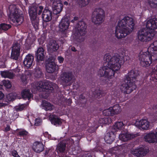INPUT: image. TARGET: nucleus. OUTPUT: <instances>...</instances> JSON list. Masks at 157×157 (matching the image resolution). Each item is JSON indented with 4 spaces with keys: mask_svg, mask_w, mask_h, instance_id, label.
Listing matches in <instances>:
<instances>
[{
    "mask_svg": "<svg viewBox=\"0 0 157 157\" xmlns=\"http://www.w3.org/2000/svg\"><path fill=\"white\" fill-rule=\"evenodd\" d=\"M121 57L117 53H116L112 56L110 54L107 53L104 56V60L107 63L108 66L101 67L98 74L100 76H104L108 79L107 82L108 85L111 86L113 83L112 80L113 77L114 72L120 69L123 62Z\"/></svg>",
    "mask_w": 157,
    "mask_h": 157,
    "instance_id": "f257e3e1",
    "label": "nucleus"
},
{
    "mask_svg": "<svg viewBox=\"0 0 157 157\" xmlns=\"http://www.w3.org/2000/svg\"><path fill=\"white\" fill-rule=\"evenodd\" d=\"M135 24L133 19L125 16L118 21L116 27L115 35L118 39L124 38L133 30Z\"/></svg>",
    "mask_w": 157,
    "mask_h": 157,
    "instance_id": "f03ea898",
    "label": "nucleus"
},
{
    "mask_svg": "<svg viewBox=\"0 0 157 157\" xmlns=\"http://www.w3.org/2000/svg\"><path fill=\"white\" fill-rule=\"evenodd\" d=\"M146 27L138 32V39L143 42L149 41L153 37L155 33L152 30L157 29V19L154 18L148 20L146 23Z\"/></svg>",
    "mask_w": 157,
    "mask_h": 157,
    "instance_id": "7ed1b4c3",
    "label": "nucleus"
},
{
    "mask_svg": "<svg viewBox=\"0 0 157 157\" xmlns=\"http://www.w3.org/2000/svg\"><path fill=\"white\" fill-rule=\"evenodd\" d=\"M148 51L151 55L145 54L140 56L139 60L141 65L143 67H148L151 63L152 60H157V41H154L149 47Z\"/></svg>",
    "mask_w": 157,
    "mask_h": 157,
    "instance_id": "20e7f679",
    "label": "nucleus"
},
{
    "mask_svg": "<svg viewBox=\"0 0 157 157\" xmlns=\"http://www.w3.org/2000/svg\"><path fill=\"white\" fill-rule=\"evenodd\" d=\"M139 75V71L136 70H131L128 72L121 86V91L125 94H129L135 90L136 86L131 80L136 79Z\"/></svg>",
    "mask_w": 157,
    "mask_h": 157,
    "instance_id": "39448f33",
    "label": "nucleus"
},
{
    "mask_svg": "<svg viewBox=\"0 0 157 157\" xmlns=\"http://www.w3.org/2000/svg\"><path fill=\"white\" fill-rule=\"evenodd\" d=\"M87 25L83 21H81L77 23L73 35L75 40L79 42L84 40L87 33Z\"/></svg>",
    "mask_w": 157,
    "mask_h": 157,
    "instance_id": "423d86ee",
    "label": "nucleus"
},
{
    "mask_svg": "<svg viewBox=\"0 0 157 157\" xmlns=\"http://www.w3.org/2000/svg\"><path fill=\"white\" fill-rule=\"evenodd\" d=\"M44 8L42 6L38 7L36 6H33L30 7L29 10V15L31 18L32 24L33 26L36 28L39 25V19L36 16L37 11L38 14L40 15L42 13Z\"/></svg>",
    "mask_w": 157,
    "mask_h": 157,
    "instance_id": "0eeeda50",
    "label": "nucleus"
},
{
    "mask_svg": "<svg viewBox=\"0 0 157 157\" xmlns=\"http://www.w3.org/2000/svg\"><path fill=\"white\" fill-rule=\"evenodd\" d=\"M50 86L49 82L48 81L35 82L32 84V91L33 92H35L37 90L41 91L45 90H53L54 89L52 87H50Z\"/></svg>",
    "mask_w": 157,
    "mask_h": 157,
    "instance_id": "6e6552de",
    "label": "nucleus"
},
{
    "mask_svg": "<svg viewBox=\"0 0 157 157\" xmlns=\"http://www.w3.org/2000/svg\"><path fill=\"white\" fill-rule=\"evenodd\" d=\"M11 13L10 17L14 23H17V25L21 24L23 21L24 18L22 16L18 14V10L15 5H11L9 7Z\"/></svg>",
    "mask_w": 157,
    "mask_h": 157,
    "instance_id": "1a4fd4ad",
    "label": "nucleus"
},
{
    "mask_svg": "<svg viewBox=\"0 0 157 157\" xmlns=\"http://www.w3.org/2000/svg\"><path fill=\"white\" fill-rule=\"evenodd\" d=\"M94 14V16L92 21L95 24L98 25L103 22L105 19V13L102 9L100 8L95 9Z\"/></svg>",
    "mask_w": 157,
    "mask_h": 157,
    "instance_id": "9d476101",
    "label": "nucleus"
},
{
    "mask_svg": "<svg viewBox=\"0 0 157 157\" xmlns=\"http://www.w3.org/2000/svg\"><path fill=\"white\" fill-rule=\"evenodd\" d=\"M60 78L62 83L65 85H69L74 78V75L70 72H64L61 75Z\"/></svg>",
    "mask_w": 157,
    "mask_h": 157,
    "instance_id": "9b49d317",
    "label": "nucleus"
},
{
    "mask_svg": "<svg viewBox=\"0 0 157 157\" xmlns=\"http://www.w3.org/2000/svg\"><path fill=\"white\" fill-rule=\"evenodd\" d=\"M20 44L17 42L14 43L12 47L11 58L15 60H17L20 55Z\"/></svg>",
    "mask_w": 157,
    "mask_h": 157,
    "instance_id": "f8f14e48",
    "label": "nucleus"
},
{
    "mask_svg": "<svg viewBox=\"0 0 157 157\" xmlns=\"http://www.w3.org/2000/svg\"><path fill=\"white\" fill-rule=\"evenodd\" d=\"M63 4L60 0H54L52 2V8L54 14H57L62 10Z\"/></svg>",
    "mask_w": 157,
    "mask_h": 157,
    "instance_id": "ddd939ff",
    "label": "nucleus"
},
{
    "mask_svg": "<svg viewBox=\"0 0 157 157\" xmlns=\"http://www.w3.org/2000/svg\"><path fill=\"white\" fill-rule=\"evenodd\" d=\"M69 18L64 17L61 19L59 25L60 31L63 32L67 29L69 25Z\"/></svg>",
    "mask_w": 157,
    "mask_h": 157,
    "instance_id": "4468645a",
    "label": "nucleus"
},
{
    "mask_svg": "<svg viewBox=\"0 0 157 157\" xmlns=\"http://www.w3.org/2000/svg\"><path fill=\"white\" fill-rule=\"evenodd\" d=\"M144 138L146 141L149 143H157V131L155 133L151 132L145 135Z\"/></svg>",
    "mask_w": 157,
    "mask_h": 157,
    "instance_id": "2eb2a0df",
    "label": "nucleus"
},
{
    "mask_svg": "<svg viewBox=\"0 0 157 157\" xmlns=\"http://www.w3.org/2000/svg\"><path fill=\"white\" fill-rule=\"evenodd\" d=\"M45 54L46 53L43 48H38L36 53L37 62H39L40 61H44Z\"/></svg>",
    "mask_w": 157,
    "mask_h": 157,
    "instance_id": "dca6fc26",
    "label": "nucleus"
},
{
    "mask_svg": "<svg viewBox=\"0 0 157 157\" xmlns=\"http://www.w3.org/2000/svg\"><path fill=\"white\" fill-rule=\"evenodd\" d=\"M148 152V150L147 149L143 148L133 149L131 151V153L132 154L137 157L144 156Z\"/></svg>",
    "mask_w": 157,
    "mask_h": 157,
    "instance_id": "f3484780",
    "label": "nucleus"
},
{
    "mask_svg": "<svg viewBox=\"0 0 157 157\" xmlns=\"http://www.w3.org/2000/svg\"><path fill=\"white\" fill-rule=\"evenodd\" d=\"M135 124L137 127H140L144 130H148L150 125L149 122L145 119L136 121L135 123Z\"/></svg>",
    "mask_w": 157,
    "mask_h": 157,
    "instance_id": "a211bd4d",
    "label": "nucleus"
},
{
    "mask_svg": "<svg viewBox=\"0 0 157 157\" xmlns=\"http://www.w3.org/2000/svg\"><path fill=\"white\" fill-rule=\"evenodd\" d=\"M59 46L56 41L54 40H51L48 45V52L52 53L56 51Z\"/></svg>",
    "mask_w": 157,
    "mask_h": 157,
    "instance_id": "6ab92c4d",
    "label": "nucleus"
},
{
    "mask_svg": "<svg viewBox=\"0 0 157 157\" xmlns=\"http://www.w3.org/2000/svg\"><path fill=\"white\" fill-rule=\"evenodd\" d=\"M52 16V11L48 9L45 8L42 14L43 20L46 22H48L51 20Z\"/></svg>",
    "mask_w": 157,
    "mask_h": 157,
    "instance_id": "aec40b11",
    "label": "nucleus"
},
{
    "mask_svg": "<svg viewBox=\"0 0 157 157\" xmlns=\"http://www.w3.org/2000/svg\"><path fill=\"white\" fill-rule=\"evenodd\" d=\"M33 61V56L30 54H28L25 56L23 61V64L27 68H29L32 65Z\"/></svg>",
    "mask_w": 157,
    "mask_h": 157,
    "instance_id": "412c9836",
    "label": "nucleus"
},
{
    "mask_svg": "<svg viewBox=\"0 0 157 157\" xmlns=\"http://www.w3.org/2000/svg\"><path fill=\"white\" fill-rule=\"evenodd\" d=\"M32 148L34 151L39 153L44 150V146L42 142L36 141L33 143Z\"/></svg>",
    "mask_w": 157,
    "mask_h": 157,
    "instance_id": "4be33fe9",
    "label": "nucleus"
},
{
    "mask_svg": "<svg viewBox=\"0 0 157 157\" xmlns=\"http://www.w3.org/2000/svg\"><path fill=\"white\" fill-rule=\"evenodd\" d=\"M49 119L52 124L56 126L60 125L62 123L61 120L60 118L54 115H50L49 116Z\"/></svg>",
    "mask_w": 157,
    "mask_h": 157,
    "instance_id": "5701e85b",
    "label": "nucleus"
},
{
    "mask_svg": "<svg viewBox=\"0 0 157 157\" xmlns=\"http://www.w3.org/2000/svg\"><path fill=\"white\" fill-rule=\"evenodd\" d=\"M41 105L42 109L46 111H51L55 109L53 105L46 101H43Z\"/></svg>",
    "mask_w": 157,
    "mask_h": 157,
    "instance_id": "b1692460",
    "label": "nucleus"
},
{
    "mask_svg": "<svg viewBox=\"0 0 157 157\" xmlns=\"http://www.w3.org/2000/svg\"><path fill=\"white\" fill-rule=\"evenodd\" d=\"M134 137V135L128 133H122L120 134L119 136V139L124 142L127 141Z\"/></svg>",
    "mask_w": 157,
    "mask_h": 157,
    "instance_id": "393cba45",
    "label": "nucleus"
},
{
    "mask_svg": "<svg viewBox=\"0 0 157 157\" xmlns=\"http://www.w3.org/2000/svg\"><path fill=\"white\" fill-rule=\"evenodd\" d=\"M1 74L2 76L5 78H8L9 79H13L15 75L13 71H1Z\"/></svg>",
    "mask_w": 157,
    "mask_h": 157,
    "instance_id": "a878e982",
    "label": "nucleus"
},
{
    "mask_svg": "<svg viewBox=\"0 0 157 157\" xmlns=\"http://www.w3.org/2000/svg\"><path fill=\"white\" fill-rule=\"evenodd\" d=\"M57 66L55 64L52 62L49 63L46 66L47 72L48 73H53L57 68Z\"/></svg>",
    "mask_w": 157,
    "mask_h": 157,
    "instance_id": "bb28decb",
    "label": "nucleus"
},
{
    "mask_svg": "<svg viewBox=\"0 0 157 157\" xmlns=\"http://www.w3.org/2000/svg\"><path fill=\"white\" fill-rule=\"evenodd\" d=\"M66 147V142L65 140L60 141L57 146V150L58 152L63 153L65 151Z\"/></svg>",
    "mask_w": 157,
    "mask_h": 157,
    "instance_id": "cd10ccee",
    "label": "nucleus"
},
{
    "mask_svg": "<svg viewBox=\"0 0 157 157\" xmlns=\"http://www.w3.org/2000/svg\"><path fill=\"white\" fill-rule=\"evenodd\" d=\"M22 97L23 98L28 99L29 100L33 97L32 94L28 89H25L23 90L21 93Z\"/></svg>",
    "mask_w": 157,
    "mask_h": 157,
    "instance_id": "c85d7f7f",
    "label": "nucleus"
},
{
    "mask_svg": "<svg viewBox=\"0 0 157 157\" xmlns=\"http://www.w3.org/2000/svg\"><path fill=\"white\" fill-rule=\"evenodd\" d=\"M33 73L34 76L37 78H41L43 75L41 69L38 67L34 68Z\"/></svg>",
    "mask_w": 157,
    "mask_h": 157,
    "instance_id": "c756f323",
    "label": "nucleus"
},
{
    "mask_svg": "<svg viewBox=\"0 0 157 157\" xmlns=\"http://www.w3.org/2000/svg\"><path fill=\"white\" fill-rule=\"evenodd\" d=\"M119 54H118L122 58V60L123 62L125 61V59L126 61L129 59V58L128 56L126 55V51L125 50L121 49L119 50Z\"/></svg>",
    "mask_w": 157,
    "mask_h": 157,
    "instance_id": "7c9ffc66",
    "label": "nucleus"
},
{
    "mask_svg": "<svg viewBox=\"0 0 157 157\" xmlns=\"http://www.w3.org/2000/svg\"><path fill=\"white\" fill-rule=\"evenodd\" d=\"M113 136V135H111L109 133L106 134L104 137V140L106 143L109 144L112 143L114 140Z\"/></svg>",
    "mask_w": 157,
    "mask_h": 157,
    "instance_id": "2f4dec72",
    "label": "nucleus"
},
{
    "mask_svg": "<svg viewBox=\"0 0 157 157\" xmlns=\"http://www.w3.org/2000/svg\"><path fill=\"white\" fill-rule=\"evenodd\" d=\"M111 109H112L113 115L119 113L121 110V108L118 104L114 105L113 107H111Z\"/></svg>",
    "mask_w": 157,
    "mask_h": 157,
    "instance_id": "473e14b6",
    "label": "nucleus"
},
{
    "mask_svg": "<svg viewBox=\"0 0 157 157\" xmlns=\"http://www.w3.org/2000/svg\"><path fill=\"white\" fill-rule=\"evenodd\" d=\"M11 26L10 24H6L5 23H1L0 25V33L2 32V30L4 31L7 30L11 28Z\"/></svg>",
    "mask_w": 157,
    "mask_h": 157,
    "instance_id": "72a5a7b5",
    "label": "nucleus"
},
{
    "mask_svg": "<svg viewBox=\"0 0 157 157\" xmlns=\"http://www.w3.org/2000/svg\"><path fill=\"white\" fill-rule=\"evenodd\" d=\"M94 97L95 98H98L100 96H102L105 94V93L103 91L99 89H96L93 93Z\"/></svg>",
    "mask_w": 157,
    "mask_h": 157,
    "instance_id": "f704fd0d",
    "label": "nucleus"
},
{
    "mask_svg": "<svg viewBox=\"0 0 157 157\" xmlns=\"http://www.w3.org/2000/svg\"><path fill=\"white\" fill-rule=\"evenodd\" d=\"M16 98L15 94L13 93H11L6 95V100L8 102L14 100Z\"/></svg>",
    "mask_w": 157,
    "mask_h": 157,
    "instance_id": "c9c22d12",
    "label": "nucleus"
},
{
    "mask_svg": "<svg viewBox=\"0 0 157 157\" xmlns=\"http://www.w3.org/2000/svg\"><path fill=\"white\" fill-rule=\"evenodd\" d=\"M124 124L122 122H118L115 124L113 126V128L116 131L117 129H122Z\"/></svg>",
    "mask_w": 157,
    "mask_h": 157,
    "instance_id": "e433bc0d",
    "label": "nucleus"
},
{
    "mask_svg": "<svg viewBox=\"0 0 157 157\" xmlns=\"http://www.w3.org/2000/svg\"><path fill=\"white\" fill-rule=\"evenodd\" d=\"M103 114L105 116H113V114L111 107L109 108V109L104 110L103 111Z\"/></svg>",
    "mask_w": 157,
    "mask_h": 157,
    "instance_id": "4c0bfd02",
    "label": "nucleus"
},
{
    "mask_svg": "<svg viewBox=\"0 0 157 157\" xmlns=\"http://www.w3.org/2000/svg\"><path fill=\"white\" fill-rule=\"evenodd\" d=\"M80 100V102L81 104V106L83 107H85L86 106V99L85 98V97L83 96L82 94H81L79 97Z\"/></svg>",
    "mask_w": 157,
    "mask_h": 157,
    "instance_id": "58836bf2",
    "label": "nucleus"
},
{
    "mask_svg": "<svg viewBox=\"0 0 157 157\" xmlns=\"http://www.w3.org/2000/svg\"><path fill=\"white\" fill-rule=\"evenodd\" d=\"M73 138H75L74 137H72L67 139L66 140H65L66 142V145L67 144V146L69 147H71L72 145L74 143V139Z\"/></svg>",
    "mask_w": 157,
    "mask_h": 157,
    "instance_id": "ea45409f",
    "label": "nucleus"
},
{
    "mask_svg": "<svg viewBox=\"0 0 157 157\" xmlns=\"http://www.w3.org/2000/svg\"><path fill=\"white\" fill-rule=\"evenodd\" d=\"M90 1V0H78V2L82 6H84L88 5Z\"/></svg>",
    "mask_w": 157,
    "mask_h": 157,
    "instance_id": "a19ab883",
    "label": "nucleus"
},
{
    "mask_svg": "<svg viewBox=\"0 0 157 157\" xmlns=\"http://www.w3.org/2000/svg\"><path fill=\"white\" fill-rule=\"evenodd\" d=\"M27 105L26 104H23L19 105L16 107V109L17 111H21L27 108Z\"/></svg>",
    "mask_w": 157,
    "mask_h": 157,
    "instance_id": "79ce46f5",
    "label": "nucleus"
},
{
    "mask_svg": "<svg viewBox=\"0 0 157 157\" xmlns=\"http://www.w3.org/2000/svg\"><path fill=\"white\" fill-rule=\"evenodd\" d=\"M148 3L152 7L156 8L157 7V0H148Z\"/></svg>",
    "mask_w": 157,
    "mask_h": 157,
    "instance_id": "37998d69",
    "label": "nucleus"
},
{
    "mask_svg": "<svg viewBox=\"0 0 157 157\" xmlns=\"http://www.w3.org/2000/svg\"><path fill=\"white\" fill-rule=\"evenodd\" d=\"M3 85L7 88H10L11 87V84L9 80H3L2 81Z\"/></svg>",
    "mask_w": 157,
    "mask_h": 157,
    "instance_id": "c03bdc74",
    "label": "nucleus"
},
{
    "mask_svg": "<svg viewBox=\"0 0 157 157\" xmlns=\"http://www.w3.org/2000/svg\"><path fill=\"white\" fill-rule=\"evenodd\" d=\"M107 121V119L106 118H101L99 119L98 122V123L100 124H106L107 122L106 121Z\"/></svg>",
    "mask_w": 157,
    "mask_h": 157,
    "instance_id": "a18cd8bd",
    "label": "nucleus"
},
{
    "mask_svg": "<svg viewBox=\"0 0 157 157\" xmlns=\"http://www.w3.org/2000/svg\"><path fill=\"white\" fill-rule=\"evenodd\" d=\"M28 133V132L25 130H22L19 132V134L21 136H26L27 135Z\"/></svg>",
    "mask_w": 157,
    "mask_h": 157,
    "instance_id": "49530a36",
    "label": "nucleus"
},
{
    "mask_svg": "<svg viewBox=\"0 0 157 157\" xmlns=\"http://www.w3.org/2000/svg\"><path fill=\"white\" fill-rule=\"evenodd\" d=\"M19 114L17 112H14L13 114L12 117H11L12 119L14 120L18 117Z\"/></svg>",
    "mask_w": 157,
    "mask_h": 157,
    "instance_id": "de8ad7c7",
    "label": "nucleus"
},
{
    "mask_svg": "<svg viewBox=\"0 0 157 157\" xmlns=\"http://www.w3.org/2000/svg\"><path fill=\"white\" fill-rule=\"evenodd\" d=\"M24 74L28 78V77H30L31 75V71L29 70H26Z\"/></svg>",
    "mask_w": 157,
    "mask_h": 157,
    "instance_id": "09e8293b",
    "label": "nucleus"
},
{
    "mask_svg": "<svg viewBox=\"0 0 157 157\" xmlns=\"http://www.w3.org/2000/svg\"><path fill=\"white\" fill-rule=\"evenodd\" d=\"M41 121V120L40 119H36L35 121V125L36 126L40 125Z\"/></svg>",
    "mask_w": 157,
    "mask_h": 157,
    "instance_id": "8fccbe9b",
    "label": "nucleus"
},
{
    "mask_svg": "<svg viewBox=\"0 0 157 157\" xmlns=\"http://www.w3.org/2000/svg\"><path fill=\"white\" fill-rule=\"evenodd\" d=\"M27 78V77L24 74L22 75L21 78V79L22 81L24 83L26 82Z\"/></svg>",
    "mask_w": 157,
    "mask_h": 157,
    "instance_id": "3c124183",
    "label": "nucleus"
},
{
    "mask_svg": "<svg viewBox=\"0 0 157 157\" xmlns=\"http://www.w3.org/2000/svg\"><path fill=\"white\" fill-rule=\"evenodd\" d=\"M11 153L12 155L14 157H20L18 154L17 151L15 150H13L12 151Z\"/></svg>",
    "mask_w": 157,
    "mask_h": 157,
    "instance_id": "603ef678",
    "label": "nucleus"
},
{
    "mask_svg": "<svg viewBox=\"0 0 157 157\" xmlns=\"http://www.w3.org/2000/svg\"><path fill=\"white\" fill-rule=\"evenodd\" d=\"M57 59L59 62L61 63H63L64 60V58L61 56H58L57 58Z\"/></svg>",
    "mask_w": 157,
    "mask_h": 157,
    "instance_id": "864d4df0",
    "label": "nucleus"
},
{
    "mask_svg": "<svg viewBox=\"0 0 157 157\" xmlns=\"http://www.w3.org/2000/svg\"><path fill=\"white\" fill-rule=\"evenodd\" d=\"M10 126L8 125H7L6 127L5 128L4 131L6 132L9 131L10 130Z\"/></svg>",
    "mask_w": 157,
    "mask_h": 157,
    "instance_id": "5fc2aeb1",
    "label": "nucleus"
},
{
    "mask_svg": "<svg viewBox=\"0 0 157 157\" xmlns=\"http://www.w3.org/2000/svg\"><path fill=\"white\" fill-rule=\"evenodd\" d=\"M69 48H71V50L74 52H76L77 51V50L75 49V48L74 46H71Z\"/></svg>",
    "mask_w": 157,
    "mask_h": 157,
    "instance_id": "6e6d98bb",
    "label": "nucleus"
},
{
    "mask_svg": "<svg viewBox=\"0 0 157 157\" xmlns=\"http://www.w3.org/2000/svg\"><path fill=\"white\" fill-rule=\"evenodd\" d=\"M4 97V94L1 92L0 91V100L2 99Z\"/></svg>",
    "mask_w": 157,
    "mask_h": 157,
    "instance_id": "4d7b16f0",
    "label": "nucleus"
},
{
    "mask_svg": "<svg viewBox=\"0 0 157 157\" xmlns=\"http://www.w3.org/2000/svg\"><path fill=\"white\" fill-rule=\"evenodd\" d=\"M6 104L3 103H0V108L6 105Z\"/></svg>",
    "mask_w": 157,
    "mask_h": 157,
    "instance_id": "13d9d810",
    "label": "nucleus"
},
{
    "mask_svg": "<svg viewBox=\"0 0 157 157\" xmlns=\"http://www.w3.org/2000/svg\"><path fill=\"white\" fill-rule=\"evenodd\" d=\"M78 17H74L73 19L74 21H77L78 20Z\"/></svg>",
    "mask_w": 157,
    "mask_h": 157,
    "instance_id": "bf43d9fd",
    "label": "nucleus"
},
{
    "mask_svg": "<svg viewBox=\"0 0 157 157\" xmlns=\"http://www.w3.org/2000/svg\"><path fill=\"white\" fill-rule=\"evenodd\" d=\"M2 10H0V18L2 17Z\"/></svg>",
    "mask_w": 157,
    "mask_h": 157,
    "instance_id": "052dcab7",
    "label": "nucleus"
},
{
    "mask_svg": "<svg viewBox=\"0 0 157 157\" xmlns=\"http://www.w3.org/2000/svg\"><path fill=\"white\" fill-rule=\"evenodd\" d=\"M64 4L65 5H68V2H64Z\"/></svg>",
    "mask_w": 157,
    "mask_h": 157,
    "instance_id": "680f3d73",
    "label": "nucleus"
},
{
    "mask_svg": "<svg viewBox=\"0 0 157 157\" xmlns=\"http://www.w3.org/2000/svg\"><path fill=\"white\" fill-rule=\"evenodd\" d=\"M85 157H91V156L90 155H87Z\"/></svg>",
    "mask_w": 157,
    "mask_h": 157,
    "instance_id": "e2e57ef3",
    "label": "nucleus"
},
{
    "mask_svg": "<svg viewBox=\"0 0 157 157\" xmlns=\"http://www.w3.org/2000/svg\"><path fill=\"white\" fill-rule=\"evenodd\" d=\"M74 21H74V19H73L72 20H71V22H72V23H74Z\"/></svg>",
    "mask_w": 157,
    "mask_h": 157,
    "instance_id": "0e129e2a",
    "label": "nucleus"
},
{
    "mask_svg": "<svg viewBox=\"0 0 157 157\" xmlns=\"http://www.w3.org/2000/svg\"><path fill=\"white\" fill-rule=\"evenodd\" d=\"M29 40V39H27L26 40V42H28Z\"/></svg>",
    "mask_w": 157,
    "mask_h": 157,
    "instance_id": "69168bd1",
    "label": "nucleus"
},
{
    "mask_svg": "<svg viewBox=\"0 0 157 157\" xmlns=\"http://www.w3.org/2000/svg\"><path fill=\"white\" fill-rule=\"evenodd\" d=\"M1 153H2V152L1 151H0V155H1Z\"/></svg>",
    "mask_w": 157,
    "mask_h": 157,
    "instance_id": "338daca9",
    "label": "nucleus"
},
{
    "mask_svg": "<svg viewBox=\"0 0 157 157\" xmlns=\"http://www.w3.org/2000/svg\"><path fill=\"white\" fill-rule=\"evenodd\" d=\"M56 86H57L56 84L55 85Z\"/></svg>",
    "mask_w": 157,
    "mask_h": 157,
    "instance_id": "774afa93",
    "label": "nucleus"
}]
</instances>
